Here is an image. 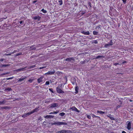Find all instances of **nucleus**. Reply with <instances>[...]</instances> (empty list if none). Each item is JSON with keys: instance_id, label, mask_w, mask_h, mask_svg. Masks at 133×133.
Segmentation results:
<instances>
[{"instance_id": "obj_40", "label": "nucleus", "mask_w": 133, "mask_h": 133, "mask_svg": "<svg viewBox=\"0 0 133 133\" xmlns=\"http://www.w3.org/2000/svg\"><path fill=\"white\" fill-rule=\"evenodd\" d=\"M88 5L90 6V8H91V3L90 2H88Z\"/></svg>"}, {"instance_id": "obj_61", "label": "nucleus", "mask_w": 133, "mask_h": 133, "mask_svg": "<svg viewBox=\"0 0 133 133\" xmlns=\"http://www.w3.org/2000/svg\"><path fill=\"white\" fill-rule=\"evenodd\" d=\"M46 123V122L45 121H44L43 122V123L44 124V123Z\"/></svg>"}, {"instance_id": "obj_28", "label": "nucleus", "mask_w": 133, "mask_h": 133, "mask_svg": "<svg viewBox=\"0 0 133 133\" xmlns=\"http://www.w3.org/2000/svg\"><path fill=\"white\" fill-rule=\"evenodd\" d=\"M78 88H79L78 87H76L75 88V90L76 91V93H77L78 92Z\"/></svg>"}, {"instance_id": "obj_1", "label": "nucleus", "mask_w": 133, "mask_h": 133, "mask_svg": "<svg viewBox=\"0 0 133 133\" xmlns=\"http://www.w3.org/2000/svg\"><path fill=\"white\" fill-rule=\"evenodd\" d=\"M52 125H67V123L63 122H55L54 123H52L51 124Z\"/></svg>"}, {"instance_id": "obj_26", "label": "nucleus", "mask_w": 133, "mask_h": 133, "mask_svg": "<svg viewBox=\"0 0 133 133\" xmlns=\"http://www.w3.org/2000/svg\"><path fill=\"white\" fill-rule=\"evenodd\" d=\"M58 2L59 4L60 5H61L62 4L63 2L62 0H59Z\"/></svg>"}, {"instance_id": "obj_17", "label": "nucleus", "mask_w": 133, "mask_h": 133, "mask_svg": "<svg viewBox=\"0 0 133 133\" xmlns=\"http://www.w3.org/2000/svg\"><path fill=\"white\" fill-rule=\"evenodd\" d=\"M26 77H25L24 78H23L22 77H21L20 78H19V80H18V82H21L24 79L26 78Z\"/></svg>"}, {"instance_id": "obj_2", "label": "nucleus", "mask_w": 133, "mask_h": 133, "mask_svg": "<svg viewBox=\"0 0 133 133\" xmlns=\"http://www.w3.org/2000/svg\"><path fill=\"white\" fill-rule=\"evenodd\" d=\"M65 61L73 62L75 61V59L73 57H69L66 58L65 59Z\"/></svg>"}, {"instance_id": "obj_33", "label": "nucleus", "mask_w": 133, "mask_h": 133, "mask_svg": "<svg viewBox=\"0 0 133 133\" xmlns=\"http://www.w3.org/2000/svg\"><path fill=\"white\" fill-rule=\"evenodd\" d=\"M92 117H93V118L95 117H96V118L98 117V118H100V117H98V116H95V115L94 114H92Z\"/></svg>"}, {"instance_id": "obj_63", "label": "nucleus", "mask_w": 133, "mask_h": 133, "mask_svg": "<svg viewBox=\"0 0 133 133\" xmlns=\"http://www.w3.org/2000/svg\"><path fill=\"white\" fill-rule=\"evenodd\" d=\"M6 80L5 78H4V79H3V81L4 80Z\"/></svg>"}, {"instance_id": "obj_52", "label": "nucleus", "mask_w": 133, "mask_h": 133, "mask_svg": "<svg viewBox=\"0 0 133 133\" xmlns=\"http://www.w3.org/2000/svg\"><path fill=\"white\" fill-rule=\"evenodd\" d=\"M17 51L16 50H14L13 52H12L11 54H13L14 53L16 52Z\"/></svg>"}, {"instance_id": "obj_3", "label": "nucleus", "mask_w": 133, "mask_h": 133, "mask_svg": "<svg viewBox=\"0 0 133 133\" xmlns=\"http://www.w3.org/2000/svg\"><path fill=\"white\" fill-rule=\"evenodd\" d=\"M113 44V42L111 40L110 41V42L108 44H107L105 45L104 46L106 48H108L109 47L112 45Z\"/></svg>"}, {"instance_id": "obj_45", "label": "nucleus", "mask_w": 133, "mask_h": 133, "mask_svg": "<svg viewBox=\"0 0 133 133\" xmlns=\"http://www.w3.org/2000/svg\"><path fill=\"white\" fill-rule=\"evenodd\" d=\"M87 118H88L89 119H90L91 118V116L89 115H88L87 116Z\"/></svg>"}, {"instance_id": "obj_34", "label": "nucleus", "mask_w": 133, "mask_h": 133, "mask_svg": "<svg viewBox=\"0 0 133 133\" xmlns=\"http://www.w3.org/2000/svg\"><path fill=\"white\" fill-rule=\"evenodd\" d=\"M8 74H9V72H6V73H4L2 74H1V75H7Z\"/></svg>"}, {"instance_id": "obj_15", "label": "nucleus", "mask_w": 133, "mask_h": 133, "mask_svg": "<svg viewBox=\"0 0 133 133\" xmlns=\"http://www.w3.org/2000/svg\"><path fill=\"white\" fill-rule=\"evenodd\" d=\"M54 116L52 115H47L45 117V118H53Z\"/></svg>"}, {"instance_id": "obj_64", "label": "nucleus", "mask_w": 133, "mask_h": 133, "mask_svg": "<svg viewBox=\"0 0 133 133\" xmlns=\"http://www.w3.org/2000/svg\"><path fill=\"white\" fill-rule=\"evenodd\" d=\"M110 133H114V132H111Z\"/></svg>"}, {"instance_id": "obj_55", "label": "nucleus", "mask_w": 133, "mask_h": 133, "mask_svg": "<svg viewBox=\"0 0 133 133\" xmlns=\"http://www.w3.org/2000/svg\"><path fill=\"white\" fill-rule=\"evenodd\" d=\"M4 60V59L3 58L0 59V61H3Z\"/></svg>"}, {"instance_id": "obj_50", "label": "nucleus", "mask_w": 133, "mask_h": 133, "mask_svg": "<svg viewBox=\"0 0 133 133\" xmlns=\"http://www.w3.org/2000/svg\"><path fill=\"white\" fill-rule=\"evenodd\" d=\"M37 1H34L32 2V3H36V2H37Z\"/></svg>"}, {"instance_id": "obj_42", "label": "nucleus", "mask_w": 133, "mask_h": 133, "mask_svg": "<svg viewBox=\"0 0 133 133\" xmlns=\"http://www.w3.org/2000/svg\"><path fill=\"white\" fill-rule=\"evenodd\" d=\"M85 63V61H81L80 62V63L82 64H84Z\"/></svg>"}, {"instance_id": "obj_20", "label": "nucleus", "mask_w": 133, "mask_h": 133, "mask_svg": "<svg viewBox=\"0 0 133 133\" xmlns=\"http://www.w3.org/2000/svg\"><path fill=\"white\" fill-rule=\"evenodd\" d=\"M105 57L104 56H97L95 59H98L99 58H104Z\"/></svg>"}, {"instance_id": "obj_12", "label": "nucleus", "mask_w": 133, "mask_h": 133, "mask_svg": "<svg viewBox=\"0 0 133 133\" xmlns=\"http://www.w3.org/2000/svg\"><path fill=\"white\" fill-rule=\"evenodd\" d=\"M26 68V67H25L24 68H21L19 69H18L16 70V71L17 72L21 71H24L25 70V68Z\"/></svg>"}, {"instance_id": "obj_60", "label": "nucleus", "mask_w": 133, "mask_h": 133, "mask_svg": "<svg viewBox=\"0 0 133 133\" xmlns=\"http://www.w3.org/2000/svg\"><path fill=\"white\" fill-rule=\"evenodd\" d=\"M85 12H83L82 13V15H83L84 14Z\"/></svg>"}, {"instance_id": "obj_39", "label": "nucleus", "mask_w": 133, "mask_h": 133, "mask_svg": "<svg viewBox=\"0 0 133 133\" xmlns=\"http://www.w3.org/2000/svg\"><path fill=\"white\" fill-rule=\"evenodd\" d=\"M114 65H115V66H116L117 65H120V64L118 63H114Z\"/></svg>"}, {"instance_id": "obj_14", "label": "nucleus", "mask_w": 133, "mask_h": 133, "mask_svg": "<svg viewBox=\"0 0 133 133\" xmlns=\"http://www.w3.org/2000/svg\"><path fill=\"white\" fill-rule=\"evenodd\" d=\"M43 78V77H40L38 79L37 81L38 83H39L42 82V79Z\"/></svg>"}, {"instance_id": "obj_46", "label": "nucleus", "mask_w": 133, "mask_h": 133, "mask_svg": "<svg viewBox=\"0 0 133 133\" xmlns=\"http://www.w3.org/2000/svg\"><path fill=\"white\" fill-rule=\"evenodd\" d=\"M42 119H43L41 118L40 117L38 119V120H40L41 121H42Z\"/></svg>"}, {"instance_id": "obj_37", "label": "nucleus", "mask_w": 133, "mask_h": 133, "mask_svg": "<svg viewBox=\"0 0 133 133\" xmlns=\"http://www.w3.org/2000/svg\"><path fill=\"white\" fill-rule=\"evenodd\" d=\"M49 83H50L49 81H47L46 82L45 85H48L49 84Z\"/></svg>"}, {"instance_id": "obj_7", "label": "nucleus", "mask_w": 133, "mask_h": 133, "mask_svg": "<svg viewBox=\"0 0 133 133\" xmlns=\"http://www.w3.org/2000/svg\"><path fill=\"white\" fill-rule=\"evenodd\" d=\"M58 105V104L56 103H53L51 104L50 105V108H55L56 107H57Z\"/></svg>"}, {"instance_id": "obj_11", "label": "nucleus", "mask_w": 133, "mask_h": 133, "mask_svg": "<svg viewBox=\"0 0 133 133\" xmlns=\"http://www.w3.org/2000/svg\"><path fill=\"white\" fill-rule=\"evenodd\" d=\"M81 33L83 34H84L85 35H89V32L88 31H87L86 32L85 31H82Z\"/></svg>"}, {"instance_id": "obj_23", "label": "nucleus", "mask_w": 133, "mask_h": 133, "mask_svg": "<svg viewBox=\"0 0 133 133\" xmlns=\"http://www.w3.org/2000/svg\"><path fill=\"white\" fill-rule=\"evenodd\" d=\"M58 112V111H54L52 112H51L49 114H56Z\"/></svg>"}, {"instance_id": "obj_36", "label": "nucleus", "mask_w": 133, "mask_h": 133, "mask_svg": "<svg viewBox=\"0 0 133 133\" xmlns=\"http://www.w3.org/2000/svg\"><path fill=\"white\" fill-rule=\"evenodd\" d=\"M49 90L51 91L53 93H54V92L53 91V89H52L51 88H49Z\"/></svg>"}, {"instance_id": "obj_8", "label": "nucleus", "mask_w": 133, "mask_h": 133, "mask_svg": "<svg viewBox=\"0 0 133 133\" xmlns=\"http://www.w3.org/2000/svg\"><path fill=\"white\" fill-rule=\"evenodd\" d=\"M70 109L72 110L78 112H80V111L79 110H78L74 106L71 108H70Z\"/></svg>"}, {"instance_id": "obj_48", "label": "nucleus", "mask_w": 133, "mask_h": 133, "mask_svg": "<svg viewBox=\"0 0 133 133\" xmlns=\"http://www.w3.org/2000/svg\"><path fill=\"white\" fill-rule=\"evenodd\" d=\"M45 67H46L45 66H43V67H40L39 68V69H42L43 68H45Z\"/></svg>"}, {"instance_id": "obj_62", "label": "nucleus", "mask_w": 133, "mask_h": 133, "mask_svg": "<svg viewBox=\"0 0 133 133\" xmlns=\"http://www.w3.org/2000/svg\"><path fill=\"white\" fill-rule=\"evenodd\" d=\"M72 83L73 84H74L75 83V82H72Z\"/></svg>"}, {"instance_id": "obj_51", "label": "nucleus", "mask_w": 133, "mask_h": 133, "mask_svg": "<svg viewBox=\"0 0 133 133\" xmlns=\"http://www.w3.org/2000/svg\"><path fill=\"white\" fill-rule=\"evenodd\" d=\"M56 133H62L61 130L58 131Z\"/></svg>"}, {"instance_id": "obj_9", "label": "nucleus", "mask_w": 133, "mask_h": 133, "mask_svg": "<svg viewBox=\"0 0 133 133\" xmlns=\"http://www.w3.org/2000/svg\"><path fill=\"white\" fill-rule=\"evenodd\" d=\"M128 122V123L127 125V128L128 130H129L131 128V122L129 121H128L127 123Z\"/></svg>"}, {"instance_id": "obj_56", "label": "nucleus", "mask_w": 133, "mask_h": 133, "mask_svg": "<svg viewBox=\"0 0 133 133\" xmlns=\"http://www.w3.org/2000/svg\"><path fill=\"white\" fill-rule=\"evenodd\" d=\"M122 133H126V132L125 131H122Z\"/></svg>"}, {"instance_id": "obj_44", "label": "nucleus", "mask_w": 133, "mask_h": 133, "mask_svg": "<svg viewBox=\"0 0 133 133\" xmlns=\"http://www.w3.org/2000/svg\"><path fill=\"white\" fill-rule=\"evenodd\" d=\"M33 80V79H30L28 80V81L30 82V83H31L32 82Z\"/></svg>"}, {"instance_id": "obj_10", "label": "nucleus", "mask_w": 133, "mask_h": 133, "mask_svg": "<svg viewBox=\"0 0 133 133\" xmlns=\"http://www.w3.org/2000/svg\"><path fill=\"white\" fill-rule=\"evenodd\" d=\"M39 107H36L35 109H34L32 111H31V112L32 114L34 113L35 112H36L39 110Z\"/></svg>"}, {"instance_id": "obj_43", "label": "nucleus", "mask_w": 133, "mask_h": 133, "mask_svg": "<svg viewBox=\"0 0 133 133\" xmlns=\"http://www.w3.org/2000/svg\"><path fill=\"white\" fill-rule=\"evenodd\" d=\"M122 0L123 1V2L124 4H125L126 3L127 0Z\"/></svg>"}, {"instance_id": "obj_57", "label": "nucleus", "mask_w": 133, "mask_h": 133, "mask_svg": "<svg viewBox=\"0 0 133 133\" xmlns=\"http://www.w3.org/2000/svg\"><path fill=\"white\" fill-rule=\"evenodd\" d=\"M84 61H85V62H88V61L86 60V59Z\"/></svg>"}, {"instance_id": "obj_58", "label": "nucleus", "mask_w": 133, "mask_h": 133, "mask_svg": "<svg viewBox=\"0 0 133 133\" xmlns=\"http://www.w3.org/2000/svg\"><path fill=\"white\" fill-rule=\"evenodd\" d=\"M3 70L2 69H0V71H3Z\"/></svg>"}, {"instance_id": "obj_54", "label": "nucleus", "mask_w": 133, "mask_h": 133, "mask_svg": "<svg viewBox=\"0 0 133 133\" xmlns=\"http://www.w3.org/2000/svg\"><path fill=\"white\" fill-rule=\"evenodd\" d=\"M127 62L126 61H124V62H123L122 63V64H124V63H126Z\"/></svg>"}, {"instance_id": "obj_30", "label": "nucleus", "mask_w": 133, "mask_h": 133, "mask_svg": "<svg viewBox=\"0 0 133 133\" xmlns=\"http://www.w3.org/2000/svg\"><path fill=\"white\" fill-rule=\"evenodd\" d=\"M65 114L64 113L62 112L59 114V115L61 116H63L65 115Z\"/></svg>"}, {"instance_id": "obj_18", "label": "nucleus", "mask_w": 133, "mask_h": 133, "mask_svg": "<svg viewBox=\"0 0 133 133\" xmlns=\"http://www.w3.org/2000/svg\"><path fill=\"white\" fill-rule=\"evenodd\" d=\"M34 45H32L30 47V50H34L36 49V48L33 47Z\"/></svg>"}, {"instance_id": "obj_49", "label": "nucleus", "mask_w": 133, "mask_h": 133, "mask_svg": "<svg viewBox=\"0 0 133 133\" xmlns=\"http://www.w3.org/2000/svg\"><path fill=\"white\" fill-rule=\"evenodd\" d=\"M11 54H12L11 53H10V54H6L5 55H6V56H10V55H11Z\"/></svg>"}, {"instance_id": "obj_4", "label": "nucleus", "mask_w": 133, "mask_h": 133, "mask_svg": "<svg viewBox=\"0 0 133 133\" xmlns=\"http://www.w3.org/2000/svg\"><path fill=\"white\" fill-rule=\"evenodd\" d=\"M56 91L59 94H63L64 93V92L61 90V89L60 88L59 86H58L57 87Z\"/></svg>"}, {"instance_id": "obj_31", "label": "nucleus", "mask_w": 133, "mask_h": 133, "mask_svg": "<svg viewBox=\"0 0 133 133\" xmlns=\"http://www.w3.org/2000/svg\"><path fill=\"white\" fill-rule=\"evenodd\" d=\"M2 108L3 109H7L9 108V107L7 106L3 107Z\"/></svg>"}, {"instance_id": "obj_29", "label": "nucleus", "mask_w": 133, "mask_h": 133, "mask_svg": "<svg viewBox=\"0 0 133 133\" xmlns=\"http://www.w3.org/2000/svg\"><path fill=\"white\" fill-rule=\"evenodd\" d=\"M35 66V65H33L30 66H29L28 68L29 69H31L32 68H34Z\"/></svg>"}, {"instance_id": "obj_41", "label": "nucleus", "mask_w": 133, "mask_h": 133, "mask_svg": "<svg viewBox=\"0 0 133 133\" xmlns=\"http://www.w3.org/2000/svg\"><path fill=\"white\" fill-rule=\"evenodd\" d=\"M14 78L13 77H11L10 78H6V80H9V79H12L13 78Z\"/></svg>"}, {"instance_id": "obj_59", "label": "nucleus", "mask_w": 133, "mask_h": 133, "mask_svg": "<svg viewBox=\"0 0 133 133\" xmlns=\"http://www.w3.org/2000/svg\"><path fill=\"white\" fill-rule=\"evenodd\" d=\"M100 25L99 26H97V27H98V28H100Z\"/></svg>"}, {"instance_id": "obj_13", "label": "nucleus", "mask_w": 133, "mask_h": 133, "mask_svg": "<svg viewBox=\"0 0 133 133\" xmlns=\"http://www.w3.org/2000/svg\"><path fill=\"white\" fill-rule=\"evenodd\" d=\"M41 18L39 16H35L33 17V19H37L38 21H39L40 20Z\"/></svg>"}, {"instance_id": "obj_32", "label": "nucleus", "mask_w": 133, "mask_h": 133, "mask_svg": "<svg viewBox=\"0 0 133 133\" xmlns=\"http://www.w3.org/2000/svg\"><path fill=\"white\" fill-rule=\"evenodd\" d=\"M41 11H42L44 13H46L47 12L46 11L44 10L43 9H42V10Z\"/></svg>"}, {"instance_id": "obj_16", "label": "nucleus", "mask_w": 133, "mask_h": 133, "mask_svg": "<svg viewBox=\"0 0 133 133\" xmlns=\"http://www.w3.org/2000/svg\"><path fill=\"white\" fill-rule=\"evenodd\" d=\"M10 64H2L0 66V68H2L3 67H6L10 65Z\"/></svg>"}, {"instance_id": "obj_5", "label": "nucleus", "mask_w": 133, "mask_h": 133, "mask_svg": "<svg viewBox=\"0 0 133 133\" xmlns=\"http://www.w3.org/2000/svg\"><path fill=\"white\" fill-rule=\"evenodd\" d=\"M55 72V70H53L52 71H49L47 73H46L45 75H52L54 74Z\"/></svg>"}, {"instance_id": "obj_19", "label": "nucleus", "mask_w": 133, "mask_h": 133, "mask_svg": "<svg viewBox=\"0 0 133 133\" xmlns=\"http://www.w3.org/2000/svg\"><path fill=\"white\" fill-rule=\"evenodd\" d=\"M105 112L102 111H97V113H99L100 114H103L105 113Z\"/></svg>"}, {"instance_id": "obj_35", "label": "nucleus", "mask_w": 133, "mask_h": 133, "mask_svg": "<svg viewBox=\"0 0 133 133\" xmlns=\"http://www.w3.org/2000/svg\"><path fill=\"white\" fill-rule=\"evenodd\" d=\"M93 43H95V44H97V43H98V42L97 41V40H94V41H93Z\"/></svg>"}, {"instance_id": "obj_6", "label": "nucleus", "mask_w": 133, "mask_h": 133, "mask_svg": "<svg viewBox=\"0 0 133 133\" xmlns=\"http://www.w3.org/2000/svg\"><path fill=\"white\" fill-rule=\"evenodd\" d=\"M31 114L30 112H29L27 113H25L22 115V117L23 118H25Z\"/></svg>"}, {"instance_id": "obj_22", "label": "nucleus", "mask_w": 133, "mask_h": 133, "mask_svg": "<svg viewBox=\"0 0 133 133\" xmlns=\"http://www.w3.org/2000/svg\"><path fill=\"white\" fill-rule=\"evenodd\" d=\"M6 101L5 100H3L2 101H0V105H2L5 103Z\"/></svg>"}, {"instance_id": "obj_47", "label": "nucleus", "mask_w": 133, "mask_h": 133, "mask_svg": "<svg viewBox=\"0 0 133 133\" xmlns=\"http://www.w3.org/2000/svg\"><path fill=\"white\" fill-rule=\"evenodd\" d=\"M65 130H61L62 133H65Z\"/></svg>"}, {"instance_id": "obj_25", "label": "nucleus", "mask_w": 133, "mask_h": 133, "mask_svg": "<svg viewBox=\"0 0 133 133\" xmlns=\"http://www.w3.org/2000/svg\"><path fill=\"white\" fill-rule=\"evenodd\" d=\"M65 133H72V132L70 131V130H65Z\"/></svg>"}, {"instance_id": "obj_21", "label": "nucleus", "mask_w": 133, "mask_h": 133, "mask_svg": "<svg viewBox=\"0 0 133 133\" xmlns=\"http://www.w3.org/2000/svg\"><path fill=\"white\" fill-rule=\"evenodd\" d=\"M108 117H109L110 118L111 120H115L114 118V117L112 116L110 114L109 116H108Z\"/></svg>"}, {"instance_id": "obj_27", "label": "nucleus", "mask_w": 133, "mask_h": 133, "mask_svg": "<svg viewBox=\"0 0 133 133\" xmlns=\"http://www.w3.org/2000/svg\"><path fill=\"white\" fill-rule=\"evenodd\" d=\"M5 90H8L9 91H11L12 90V89L11 88H7L5 89Z\"/></svg>"}, {"instance_id": "obj_53", "label": "nucleus", "mask_w": 133, "mask_h": 133, "mask_svg": "<svg viewBox=\"0 0 133 133\" xmlns=\"http://www.w3.org/2000/svg\"><path fill=\"white\" fill-rule=\"evenodd\" d=\"M23 21H20L19 22L20 24H22L23 23Z\"/></svg>"}, {"instance_id": "obj_38", "label": "nucleus", "mask_w": 133, "mask_h": 133, "mask_svg": "<svg viewBox=\"0 0 133 133\" xmlns=\"http://www.w3.org/2000/svg\"><path fill=\"white\" fill-rule=\"evenodd\" d=\"M22 55V53L21 52H20L18 53L17 54H16V56H19V55Z\"/></svg>"}, {"instance_id": "obj_24", "label": "nucleus", "mask_w": 133, "mask_h": 133, "mask_svg": "<svg viewBox=\"0 0 133 133\" xmlns=\"http://www.w3.org/2000/svg\"><path fill=\"white\" fill-rule=\"evenodd\" d=\"M93 34L94 35H97L98 34V32L95 31H93Z\"/></svg>"}]
</instances>
